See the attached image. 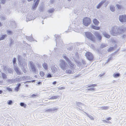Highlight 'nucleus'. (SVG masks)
<instances>
[{
    "label": "nucleus",
    "instance_id": "nucleus-1",
    "mask_svg": "<svg viewBox=\"0 0 126 126\" xmlns=\"http://www.w3.org/2000/svg\"><path fill=\"white\" fill-rule=\"evenodd\" d=\"M19 64L20 66L22 71L25 74L27 72V64L26 62L24 61H23L22 62H20V63H19Z\"/></svg>",
    "mask_w": 126,
    "mask_h": 126
},
{
    "label": "nucleus",
    "instance_id": "nucleus-2",
    "mask_svg": "<svg viewBox=\"0 0 126 126\" xmlns=\"http://www.w3.org/2000/svg\"><path fill=\"white\" fill-rule=\"evenodd\" d=\"M86 37L88 39L91 40L93 42H95V38L94 35L91 32H85Z\"/></svg>",
    "mask_w": 126,
    "mask_h": 126
},
{
    "label": "nucleus",
    "instance_id": "nucleus-3",
    "mask_svg": "<svg viewBox=\"0 0 126 126\" xmlns=\"http://www.w3.org/2000/svg\"><path fill=\"white\" fill-rule=\"evenodd\" d=\"M118 27L115 26H113L111 31L110 32V34L113 36H117L118 35Z\"/></svg>",
    "mask_w": 126,
    "mask_h": 126
},
{
    "label": "nucleus",
    "instance_id": "nucleus-4",
    "mask_svg": "<svg viewBox=\"0 0 126 126\" xmlns=\"http://www.w3.org/2000/svg\"><path fill=\"white\" fill-rule=\"evenodd\" d=\"M30 65L32 71L35 74H37V69L33 62L32 61L30 62Z\"/></svg>",
    "mask_w": 126,
    "mask_h": 126
},
{
    "label": "nucleus",
    "instance_id": "nucleus-5",
    "mask_svg": "<svg viewBox=\"0 0 126 126\" xmlns=\"http://www.w3.org/2000/svg\"><path fill=\"white\" fill-rule=\"evenodd\" d=\"M83 24L85 26H87L90 24L91 22L90 18L87 17L84 18L83 20Z\"/></svg>",
    "mask_w": 126,
    "mask_h": 126
},
{
    "label": "nucleus",
    "instance_id": "nucleus-6",
    "mask_svg": "<svg viewBox=\"0 0 126 126\" xmlns=\"http://www.w3.org/2000/svg\"><path fill=\"white\" fill-rule=\"evenodd\" d=\"M63 58L68 63V64L71 67L73 68H75L76 67L75 65L66 56H63Z\"/></svg>",
    "mask_w": 126,
    "mask_h": 126
},
{
    "label": "nucleus",
    "instance_id": "nucleus-7",
    "mask_svg": "<svg viewBox=\"0 0 126 126\" xmlns=\"http://www.w3.org/2000/svg\"><path fill=\"white\" fill-rule=\"evenodd\" d=\"M118 35L123 33L126 32V28L123 26H120L118 27Z\"/></svg>",
    "mask_w": 126,
    "mask_h": 126
},
{
    "label": "nucleus",
    "instance_id": "nucleus-8",
    "mask_svg": "<svg viewBox=\"0 0 126 126\" xmlns=\"http://www.w3.org/2000/svg\"><path fill=\"white\" fill-rule=\"evenodd\" d=\"M85 55L89 61H92L94 59V56L90 52H87L86 53Z\"/></svg>",
    "mask_w": 126,
    "mask_h": 126
},
{
    "label": "nucleus",
    "instance_id": "nucleus-9",
    "mask_svg": "<svg viewBox=\"0 0 126 126\" xmlns=\"http://www.w3.org/2000/svg\"><path fill=\"white\" fill-rule=\"evenodd\" d=\"M120 21L122 22H126V15H122L120 16L119 17Z\"/></svg>",
    "mask_w": 126,
    "mask_h": 126
},
{
    "label": "nucleus",
    "instance_id": "nucleus-10",
    "mask_svg": "<svg viewBox=\"0 0 126 126\" xmlns=\"http://www.w3.org/2000/svg\"><path fill=\"white\" fill-rule=\"evenodd\" d=\"M94 35L98 38L99 41H100L101 40L102 37L98 32H95L94 33Z\"/></svg>",
    "mask_w": 126,
    "mask_h": 126
},
{
    "label": "nucleus",
    "instance_id": "nucleus-11",
    "mask_svg": "<svg viewBox=\"0 0 126 126\" xmlns=\"http://www.w3.org/2000/svg\"><path fill=\"white\" fill-rule=\"evenodd\" d=\"M14 69L16 73L18 75L22 74L23 73H22L21 71L19 70L18 67H16L14 68Z\"/></svg>",
    "mask_w": 126,
    "mask_h": 126
},
{
    "label": "nucleus",
    "instance_id": "nucleus-12",
    "mask_svg": "<svg viewBox=\"0 0 126 126\" xmlns=\"http://www.w3.org/2000/svg\"><path fill=\"white\" fill-rule=\"evenodd\" d=\"M55 37V40L56 42V43H58L59 42H61V39H60L61 37L59 35H55L54 36Z\"/></svg>",
    "mask_w": 126,
    "mask_h": 126
},
{
    "label": "nucleus",
    "instance_id": "nucleus-13",
    "mask_svg": "<svg viewBox=\"0 0 126 126\" xmlns=\"http://www.w3.org/2000/svg\"><path fill=\"white\" fill-rule=\"evenodd\" d=\"M35 18L34 17H33L32 16L28 15L26 17V21H30Z\"/></svg>",
    "mask_w": 126,
    "mask_h": 126
},
{
    "label": "nucleus",
    "instance_id": "nucleus-14",
    "mask_svg": "<svg viewBox=\"0 0 126 126\" xmlns=\"http://www.w3.org/2000/svg\"><path fill=\"white\" fill-rule=\"evenodd\" d=\"M106 0H104L100 2L99 4L97 5L96 6L97 8L98 9H99L101 6L102 5V4L106 1Z\"/></svg>",
    "mask_w": 126,
    "mask_h": 126
},
{
    "label": "nucleus",
    "instance_id": "nucleus-15",
    "mask_svg": "<svg viewBox=\"0 0 126 126\" xmlns=\"http://www.w3.org/2000/svg\"><path fill=\"white\" fill-rule=\"evenodd\" d=\"M54 49L55 50V51L56 53L58 54L59 55H61V53H62L61 50L59 48H57L55 49L54 48Z\"/></svg>",
    "mask_w": 126,
    "mask_h": 126
},
{
    "label": "nucleus",
    "instance_id": "nucleus-16",
    "mask_svg": "<svg viewBox=\"0 0 126 126\" xmlns=\"http://www.w3.org/2000/svg\"><path fill=\"white\" fill-rule=\"evenodd\" d=\"M59 66L63 70V60L61 59L60 60Z\"/></svg>",
    "mask_w": 126,
    "mask_h": 126
},
{
    "label": "nucleus",
    "instance_id": "nucleus-17",
    "mask_svg": "<svg viewBox=\"0 0 126 126\" xmlns=\"http://www.w3.org/2000/svg\"><path fill=\"white\" fill-rule=\"evenodd\" d=\"M10 43L9 44V46L10 47L12 46L14 44V40L12 38L9 39Z\"/></svg>",
    "mask_w": 126,
    "mask_h": 126
},
{
    "label": "nucleus",
    "instance_id": "nucleus-18",
    "mask_svg": "<svg viewBox=\"0 0 126 126\" xmlns=\"http://www.w3.org/2000/svg\"><path fill=\"white\" fill-rule=\"evenodd\" d=\"M25 37L26 39L29 41H34L33 38L31 36H26Z\"/></svg>",
    "mask_w": 126,
    "mask_h": 126
},
{
    "label": "nucleus",
    "instance_id": "nucleus-19",
    "mask_svg": "<svg viewBox=\"0 0 126 126\" xmlns=\"http://www.w3.org/2000/svg\"><path fill=\"white\" fill-rule=\"evenodd\" d=\"M7 36L6 34L1 35L0 36V41L3 40L5 39Z\"/></svg>",
    "mask_w": 126,
    "mask_h": 126
},
{
    "label": "nucleus",
    "instance_id": "nucleus-20",
    "mask_svg": "<svg viewBox=\"0 0 126 126\" xmlns=\"http://www.w3.org/2000/svg\"><path fill=\"white\" fill-rule=\"evenodd\" d=\"M93 22L96 26H98L99 23V22L96 19H94L93 20Z\"/></svg>",
    "mask_w": 126,
    "mask_h": 126
},
{
    "label": "nucleus",
    "instance_id": "nucleus-21",
    "mask_svg": "<svg viewBox=\"0 0 126 126\" xmlns=\"http://www.w3.org/2000/svg\"><path fill=\"white\" fill-rule=\"evenodd\" d=\"M102 34L105 37L107 38H109L110 37V35L108 34L106 32H103Z\"/></svg>",
    "mask_w": 126,
    "mask_h": 126
},
{
    "label": "nucleus",
    "instance_id": "nucleus-22",
    "mask_svg": "<svg viewBox=\"0 0 126 126\" xmlns=\"http://www.w3.org/2000/svg\"><path fill=\"white\" fill-rule=\"evenodd\" d=\"M75 61L78 66L80 67L82 65V63L79 61L75 60Z\"/></svg>",
    "mask_w": 126,
    "mask_h": 126
},
{
    "label": "nucleus",
    "instance_id": "nucleus-23",
    "mask_svg": "<svg viewBox=\"0 0 126 126\" xmlns=\"http://www.w3.org/2000/svg\"><path fill=\"white\" fill-rule=\"evenodd\" d=\"M21 84L18 83L17 84V86L16 87L15 89V90L17 92L19 90V88L21 86Z\"/></svg>",
    "mask_w": 126,
    "mask_h": 126
},
{
    "label": "nucleus",
    "instance_id": "nucleus-24",
    "mask_svg": "<svg viewBox=\"0 0 126 126\" xmlns=\"http://www.w3.org/2000/svg\"><path fill=\"white\" fill-rule=\"evenodd\" d=\"M51 110V112H54L57 111L58 108H57L56 107H54L53 108H50Z\"/></svg>",
    "mask_w": 126,
    "mask_h": 126
},
{
    "label": "nucleus",
    "instance_id": "nucleus-25",
    "mask_svg": "<svg viewBox=\"0 0 126 126\" xmlns=\"http://www.w3.org/2000/svg\"><path fill=\"white\" fill-rule=\"evenodd\" d=\"M92 28L94 29L97 30H99L100 29V27H99L93 25L92 26Z\"/></svg>",
    "mask_w": 126,
    "mask_h": 126
},
{
    "label": "nucleus",
    "instance_id": "nucleus-26",
    "mask_svg": "<svg viewBox=\"0 0 126 126\" xmlns=\"http://www.w3.org/2000/svg\"><path fill=\"white\" fill-rule=\"evenodd\" d=\"M38 4L35 3L34 4H33L32 7V10L33 11L36 10Z\"/></svg>",
    "mask_w": 126,
    "mask_h": 126
},
{
    "label": "nucleus",
    "instance_id": "nucleus-27",
    "mask_svg": "<svg viewBox=\"0 0 126 126\" xmlns=\"http://www.w3.org/2000/svg\"><path fill=\"white\" fill-rule=\"evenodd\" d=\"M108 45L107 44L102 43L100 46V49H102L106 47Z\"/></svg>",
    "mask_w": 126,
    "mask_h": 126
},
{
    "label": "nucleus",
    "instance_id": "nucleus-28",
    "mask_svg": "<svg viewBox=\"0 0 126 126\" xmlns=\"http://www.w3.org/2000/svg\"><path fill=\"white\" fill-rule=\"evenodd\" d=\"M22 57L20 55H18L17 56V59L19 62V63H20V62H22L23 61L22 60Z\"/></svg>",
    "mask_w": 126,
    "mask_h": 126
},
{
    "label": "nucleus",
    "instance_id": "nucleus-29",
    "mask_svg": "<svg viewBox=\"0 0 126 126\" xmlns=\"http://www.w3.org/2000/svg\"><path fill=\"white\" fill-rule=\"evenodd\" d=\"M43 66L44 68L46 70H47L48 68V66L47 64L46 63H44L43 64Z\"/></svg>",
    "mask_w": 126,
    "mask_h": 126
},
{
    "label": "nucleus",
    "instance_id": "nucleus-30",
    "mask_svg": "<svg viewBox=\"0 0 126 126\" xmlns=\"http://www.w3.org/2000/svg\"><path fill=\"white\" fill-rule=\"evenodd\" d=\"M15 81H16L18 82H19L21 81L22 78L21 77L20 78H16L14 79Z\"/></svg>",
    "mask_w": 126,
    "mask_h": 126
},
{
    "label": "nucleus",
    "instance_id": "nucleus-31",
    "mask_svg": "<svg viewBox=\"0 0 126 126\" xmlns=\"http://www.w3.org/2000/svg\"><path fill=\"white\" fill-rule=\"evenodd\" d=\"M51 70H52V72L53 74H55L56 72L57 69H56L54 67H53L51 68Z\"/></svg>",
    "mask_w": 126,
    "mask_h": 126
},
{
    "label": "nucleus",
    "instance_id": "nucleus-32",
    "mask_svg": "<svg viewBox=\"0 0 126 126\" xmlns=\"http://www.w3.org/2000/svg\"><path fill=\"white\" fill-rule=\"evenodd\" d=\"M16 58H14L13 60V64L14 66H16Z\"/></svg>",
    "mask_w": 126,
    "mask_h": 126
},
{
    "label": "nucleus",
    "instance_id": "nucleus-33",
    "mask_svg": "<svg viewBox=\"0 0 126 126\" xmlns=\"http://www.w3.org/2000/svg\"><path fill=\"white\" fill-rule=\"evenodd\" d=\"M116 6L119 9H123L124 8V7L122 5H121L117 4L116 5Z\"/></svg>",
    "mask_w": 126,
    "mask_h": 126
},
{
    "label": "nucleus",
    "instance_id": "nucleus-34",
    "mask_svg": "<svg viewBox=\"0 0 126 126\" xmlns=\"http://www.w3.org/2000/svg\"><path fill=\"white\" fill-rule=\"evenodd\" d=\"M2 76L3 79H5L7 78L6 75L4 73H2Z\"/></svg>",
    "mask_w": 126,
    "mask_h": 126
},
{
    "label": "nucleus",
    "instance_id": "nucleus-35",
    "mask_svg": "<svg viewBox=\"0 0 126 126\" xmlns=\"http://www.w3.org/2000/svg\"><path fill=\"white\" fill-rule=\"evenodd\" d=\"M20 105L21 107H23L24 108H25L27 106V105L24 102H21L20 103Z\"/></svg>",
    "mask_w": 126,
    "mask_h": 126
},
{
    "label": "nucleus",
    "instance_id": "nucleus-36",
    "mask_svg": "<svg viewBox=\"0 0 126 126\" xmlns=\"http://www.w3.org/2000/svg\"><path fill=\"white\" fill-rule=\"evenodd\" d=\"M66 73L69 74H73V72L71 70L68 69H67L66 70Z\"/></svg>",
    "mask_w": 126,
    "mask_h": 126
},
{
    "label": "nucleus",
    "instance_id": "nucleus-37",
    "mask_svg": "<svg viewBox=\"0 0 126 126\" xmlns=\"http://www.w3.org/2000/svg\"><path fill=\"white\" fill-rule=\"evenodd\" d=\"M76 105L79 107H80L81 105H83L84 104L81 103L80 102H76Z\"/></svg>",
    "mask_w": 126,
    "mask_h": 126
},
{
    "label": "nucleus",
    "instance_id": "nucleus-38",
    "mask_svg": "<svg viewBox=\"0 0 126 126\" xmlns=\"http://www.w3.org/2000/svg\"><path fill=\"white\" fill-rule=\"evenodd\" d=\"M85 113L87 115V116H88L91 119L93 120H94V118L91 115L88 114L87 113L85 112Z\"/></svg>",
    "mask_w": 126,
    "mask_h": 126
},
{
    "label": "nucleus",
    "instance_id": "nucleus-39",
    "mask_svg": "<svg viewBox=\"0 0 126 126\" xmlns=\"http://www.w3.org/2000/svg\"><path fill=\"white\" fill-rule=\"evenodd\" d=\"M7 33L9 35H12L13 32L12 31L10 30H8L7 31Z\"/></svg>",
    "mask_w": 126,
    "mask_h": 126
},
{
    "label": "nucleus",
    "instance_id": "nucleus-40",
    "mask_svg": "<svg viewBox=\"0 0 126 126\" xmlns=\"http://www.w3.org/2000/svg\"><path fill=\"white\" fill-rule=\"evenodd\" d=\"M102 110H108L109 108V107L107 106H104L101 108Z\"/></svg>",
    "mask_w": 126,
    "mask_h": 126
},
{
    "label": "nucleus",
    "instance_id": "nucleus-41",
    "mask_svg": "<svg viewBox=\"0 0 126 126\" xmlns=\"http://www.w3.org/2000/svg\"><path fill=\"white\" fill-rule=\"evenodd\" d=\"M110 10L112 12H114L115 11V7L113 6H110Z\"/></svg>",
    "mask_w": 126,
    "mask_h": 126
},
{
    "label": "nucleus",
    "instance_id": "nucleus-42",
    "mask_svg": "<svg viewBox=\"0 0 126 126\" xmlns=\"http://www.w3.org/2000/svg\"><path fill=\"white\" fill-rule=\"evenodd\" d=\"M12 27L13 28H16V23L15 22H13V23H12Z\"/></svg>",
    "mask_w": 126,
    "mask_h": 126
},
{
    "label": "nucleus",
    "instance_id": "nucleus-43",
    "mask_svg": "<svg viewBox=\"0 0 126 126\" xmlns=\"http://www.w3.org/2000/svg\"><path fill=\"white\" fill-rule=\"evenodd\" d=\"M54 11V9L53 8H51L48 10V12L49 13H53Z\"/></svg>",
    "mask_w": 126,
    "mask_h": 126
},
{
    "label": "nucleus",
    "instance_id": "nucleus-44",
    "mask_svg": "<svg viewBox=\"0 0 126 126\" xmlns=\"http://www.w3.org/2000/svg\"><path fill=\"white\" fill-rule=\"evenodd\" d=\"M10 68H9L8 67L5 66L4 67V69L6 71V73H7L8 71Z\"/></svg>",
    "mask_w": 126,
    "mask_h": 126
},
{
    "label": "nucleus",
    "instance_id": "nucleus-45",
    "mask_svg": "<svg viewBox=\"0 0 126 126\" xmlns=\"http://www.w3.org/2000/svg\"><path fill=\"white\" fill-rule=\"evenodd\" d=\"M120 74L119 73H116L115 74H114L113 77L114 78H116L118 77H119L120 76Z\"/></svg>",
    "mask_w": 126,
    "mask_h": 126
},
{
    "label": "nucleus",
    "instance_id": "nucleus-46",
    "mask_svg": "<svg viewBox=\"0 0 126 126\" xmlns=\"http://www.w3.org/2000/svg\"><path fill=\"white\" fill-rule=\"evenodd\" d=\"M44 8L43 6H41L39 8V11L40 12H42L44 11Z\"/></svg>",
    "mask_w": 126,
    "mask_h": 126
},
{
    "label": "nucleus",
    "instance_id": "nucleus-47",
    "mask_svg": "<svg viewBox=\"0 0 126 126\" xmlns=\"http://www.w3.org/2000/svg\"><path fill=\"white\" fill-rule=\"evenodd\" d=\"M13 101L11 100H10L8 101L7 103L9 105H11L13 103Z\"/></svg>",
    "mask_w": 126,
    "mask_h": 126
},
{
    "label": "nucleus",
    "instance_id": "nucleus-48",
    "mask_svg": "<svg viewBox=\"0 0 126 126\" xmlns=\"http://www.w3.org/2000/svg\"><path fill=\"white\" fill-rule=\"evenodd\" d=\"M114 49L113 47H110L108 49V52H110L113 50Z\"/></svg>",
    "mask_w": 126,
    "mask_h": 126
},
{
    "label": "nucleus",
    "instance_id": "nucleus-49",
    "mask_svg": "<svg viewBox=\"0 0 126 126\" xmlns=\"http://www.w3.org/2000/svg\"><path fill=\"white\" fill-rule=\"evenodd\" d=\"M96 86V84H91L90 85H88V86L87 87H94V86Z\"/></svg>",
    "mask_w": 126,
    "mask_h": 126
},
{
    "label": "nucleus",
    "instance_id": "nucleus-50",
    "mask_svg": "<svg viewBox=\"0 0 126 126\" xmlns=\"http://www.w3.org/2000/svg\"><path fill=\"white\" fill-rule=\"evenodd\" d=\"M81 62L82 64L83 65H85L86 64V62L83 59H82Z\"/></svg>",
    "mask_w": 126,
    "mask_h": 126
},
{
    "label": "nucleus",
    "instance_id": "nucleus-51",
    "mask_svg": "<svg viewBox=\"0 0 126 126\" xmlns=\"http://www.w3.org/2000/svg\"><path fill=\"white\" fill-rule=\"evenodd\" d=\"M75 56L77 58V59H79V56L78 54V53L77 52H76L75 54Z\"/></svg>",
    "mask_w": 126,
    "mask_h": 126
},
{
    "label": "nucleus",
    "instance_id": "nucleus-52",
    "mask_svg": "<svg viewBox=\"0 0 126 126\" xmlns=\"http://www.w3.org/2000/svg\"><path fill=\"white\" fill-rule=\"evenodd\" d=\"M119 49H118L117 51L115 52L114 53L111 54V56H112L113 55H115L116 53H117V52L119 51Z\"/></svg>",
    "mask_w": 126,
    "mask_h": 126
},
{
    "label": "nucleus",
    "instance_id": "nucleus-53",
    "mask_svg": "<svg viewBox=\"0 0 126 126\" xmlns=\"http://www.w3.org/2000/svg\"><path fill=\"white\" fill-rule=\"evenodd\" d=\"M47 78H50L52 77V75L48 73L47 76Z\"/></svg>",
    "mask_w": 126,
    "mask_h": 126
},
{
    "label": "nucleus",
    "instance_id": "nucleus-54",
    "mask_svg": "<svg viewBox=\"0 0 126 126\" xmlns=\"http://www.w3.org/2000/svg\"><path fill=\"white\" fill-rule=\"evenodd\" d=\"M46 112H51V110L50 108L49 109H47L45 111Z\"/></svg>",
    "mask_w": 126,
    "mask_h": 126
},
{
    "label": "nucleus",
    "instance_id": "nucleus-55",
    "mask_svg": "<svg viewBox=\"0 0 126 126\" xmlns=\"http://www.w3.org/2000/svg\"><path fill=\"white\" fill-rule=\"evenodd\" d=\"M12 72H13L12 70V69H11V68H10L7 73H8L10 74H11Z\"/></svg>",
    "mask_w": 126,
    "mask_h": 126
},
{
    "label": "nucleus",
    "instance_id": "nucleus-56",
    "mask_svg": "<svg viewBox=\"0 0 126 126\" xmlns=\"http://www.w3.org/2000/svg\"><path fill=\"white\" fill-rule=\"evenodd\" d=\"M40 76H42V77H43L44 75V73L42 72L41 71L40 72Z\"/></svg>",
    "mask_w": 126,
    "mask_h": 126
},
{
    "label": "nucleus",
    "instance_id": "nucleus-57",
    "mask_svg": "<svg viewBox=\"0 0 126 126\" xmlns=\"http://www.w3.org/2000/svg\"><path fill=\"white\" fill-rule=\"evenodd\" d=\"M31 77L30 76H26V79L27 80H28L29 79H31Z\"/></svg>",
    "mask_w": 126,
    "mask_h": 126
},
{
    "label": "nucleus",
    "instance_id": "nucleus-58",
    "mask_svg": "<svg viewBox=\"0 0 126 126\" xmlns=\"http://www.w3.org/2000/svg\"><path fill=\"white\" fill-rule=\"evenodd\" d=\"M57 98V97L56 96H54L52 97H50V99H56Z\"/></svg>",
    "mask_w": 126,
    "mask_h": 126
},
{
    "label": "nucleus",
    "instance_id": "nucleus-59",
    "mask_svg": "<svg viewBox=\"0 0 126 126\" xmlns=\"http://www.w3.org/2000/svg\"><path fill=\"white\" fill-rule=\"evenodd\" d=\"M96 50L98 52V53H99V54L101 53V49H100L98 48V49H97Z\"/></svg>",
    "mask_w": 126,
    "mask_h": 126
},
{
    "label": "nucleus",
    "instance_id": "nucleus-60",
    "mask_svg": "<svg viewBox=\"0 0 126 126\" xmlns=\"http://www.w3.org/2000/svg\"><path fill=\"white\" fill-rule=\"evenodd\" d=\"M7 89L9 92H12V90L11 88H10L7 87Z\"/></svg>",
    "mask_w": 126,
    "mask_h": 126
},
{
    "label": "nucleus",
    "instance_id": "nucleus-61",
    "mask_svg": "<svg viewBox=\"0 0 126 126\" xmlns=\"http://www.w3.org/2000/svg\"><path fill=\"white\" fill-rule=\"evenodd\" d=\"M35 81V80H33L32 81H26L24 83L25 84L27 82H34Z\"/></svg>",
    "mask_w": 126,
    "mask_h": 126
},
{
    "label": "nucleus",
    "instance_id": "nucleus-62",
    "mask_svg": "<svg viewBox=\"0 0 126 126\" xmlns=\"http://www.w3.org/2000/svg\"><path fill=\"white\" fill-rule=\"evenodd\" d=\"M73 48V47L71 46L67 48V49L69 50H71Z\"/></svg>",
    "mask_w": 126,
    "mask_h": 126
},
{
    "label": "nucleus",
    "instance_id": "nucleus-63",
    "mask_svg": "<svg viewBox=\"0 0 126 126\" xmlns=\"http://www.w3.org/2000/svg\"><path fill=\"white\" fill-rule=\"evenodd\" d=\"M87 89L88 90H90V91L94 90V88H87Z\"/></svg>",
    "mask_w": 126,
    "mask_h": 126
},
{
    "label": "nucleus",
    "instance_id": "nucleus-64",
    "mask_svg": "<svg viewBox=\"0 0 126 126\" xmlns=\"http://www.w3.org/2000/svg\"><path fill=\"white\" fill-rule=\"evenodd\" d=\"M6 0H1V2L2 3L4 4Z\"/></svg>",
    "mask_w": 126,
    "mask_h": 126
}]
</instances>
